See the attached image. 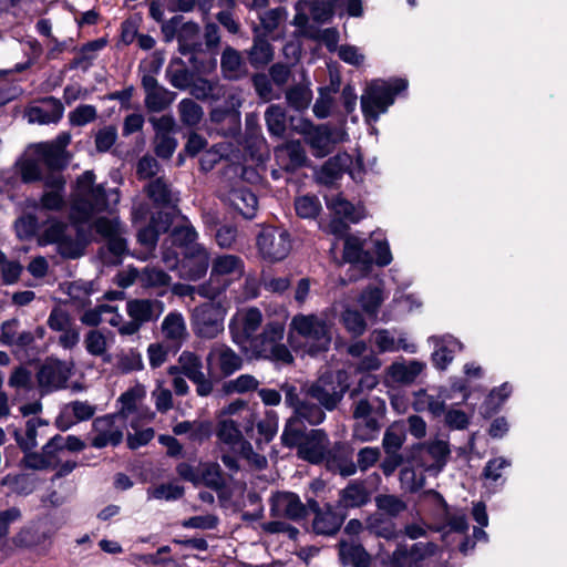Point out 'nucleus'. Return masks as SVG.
<instances>
[{"instance_id":"nucleus-40","label":"nucleus","mask_w":567,"mask_h":567,"mask_svg":"<svg viewBox=\"0 0 567 567\" xmlns=\"http://www.w3.org/2000/svg\"><path fill=\"white\" fill-rule=\"evenodd\" d=\"M370 501V493L362 481H351L339 493V505L343 508H355Z\"/></svg>"},{"instance_id":"nucleus-26","label":"nucleus","mask_w":567,"mask_h":567,"mask_svg":"<svg viewBox=\"0 0 567 567\" xmlns=\"http://www.w3.org/2000/svg\"><path fill=\"white\" fill-rule=\"evenodd\" d=\"M429 342L434 346L432 362L439 370H445L453 361L454 354L463 350V343L451 334L432 336Z\"/></svg>"},{"instance_id":"nucleus-44","label":"nucleus","mask_w":567,"mask_h":567,"mask_svg":"<svg viewBox=\"0 0 567 567\" xmlns=\"http://www.w3.org/2000/svg\"><path fill=\"white\" fill-rule=\"evenodd\" d=\"M328 209L333 212L338 217L346 219L349 223H358L364 216L362 208L355 207L339 194L326 197Z\"/></svg>"},{"instance_id":"nucleus-13","label":"nucleus","mask_w":567,"mask_h":567,"mask_svg":"<svg viewBox=\"0 0 567 567\" xmlns=\"http://www.w3.org/2000/svg\"><path fill=\"white\" fill-rule=\"evenodd\" d=\"M125 425L126 423L121 414L96 417L92 423L93 437L91 445L95 449L118 445L123 440Z\"/></svg>"},{"instance_id":"nucleus-34","label":"nucleus","mask_w":567,"mask_h":567,"mask_svg":"<svg viewBox=\"0 0 567 567\" xmlns=\"http://www.w3.org/2000/svg\"><path fill=\"white\" fill-rule=\"evenodd\" d=\"M339 558L344 566L370 567L371 555L355 540L342 539L338 543Z\"/></svg>"},{"instance_id":"nucleus-3","label":"nucleus","mask_w":567,"mask_h":567,"mask_svg":"<svg viewBox=\"0 0 567 567\" xmlns=\"http://www.w3.org/2000/svg\"><path fill=\"white\" fill-rule=\"evenodd\" d=\"M245 272L244 260L236 255H219L212 261V270L208 281L200 285L199 296L214 300Z\"/></svg>"},{"instance_id":"nucleus-51","label":"nucleus","mask_w":567,"mask_h":567,"mask_svg":"<svg viewBox=\"0 0 567 567\" xmlns=\"http://www.w3.org/2000/svg\"><path fill=\"white\" fill-rule=\"evenodd\" d=\"M85 350L94 357L103 358V361L110 362L111 355L107 353L109 350V338L102 331L97 329L90 330L83 340Z\"/></svg>"},{"instance_id":"nucleus-33","label":"nucleus","mask_w":567,"mask_h":567,"mask_svg":"<svg viewBox=\"0 0 567 567\" xmlns=\"http://www.w3.org/2000/svg\"><path fill=\"white\" fill-rule=\"evenodd\" d=\"M64 107L62 103L50 96L43 100L40 105L30 107L27 111L28 121L30 123L50 124L58 123L63 115Z\"/></svg>"},{"instance_id":"nucleus-22","label":"nucleus","mask_w":567,"mask_h":567,"mask_svg":"<svg viewBox=\"0 0 567 567\" xmlns=\"http://www.w3.org/2000/svg\"><path fill=\"white\" fill-rule=\"evenodd\" d=\"M159 331L163 341L176 353L187 341L189 333L182 312L174 310L168 312L162 320Z\"/></svg>"},{"instance_id":"nucleus-32","label":"nucleus","mask_w":567,"mask_h":567,"mask_svg":"<svg viewBox=\"0 0 567 567\" xmlns=\"http://www.w3.org/2000/svg\"><path fill=\"white\" fill-rule=\"evenodd\" d=\"M252 32V45L246 51L247 59L252 68L260 69L272 61L274 48L259 27H255Z\"/></svg>"},{"instance_id":"nucleus-35","label":"nucleus","mask_w":567,"mask_h":567,"mask_svg":"<svg viewBox=\"0 0 567 567\" xmlns=\"http://www.w3.org/2000/svg\"><path fill=\"white\" fill-rule=\"evenodd\" d=\"M343 258L352 265L351 270L360 266L364 272H368L373 264L371 254L364 249V241L355 236H348L344 239Z\"/></svg>"},{"instance_id":"nucleus-46","label":"nucleus","mask_w":567,"mask_h":567,"mask_svg":"<svg viewBox=\"0 0 567 567\" xmlns=\"http://www.w3.org/2000/svg\"><path fill=\"white\" fill-rule=\"evenodd\" d=\"M424 369L425 363L417 360H411L408 363L394 362L389 369V374L394 382L411 384Z\"/></svg>"},{"instance_id":"nucleus-6","label":"nucleus","mask_w":567,"mask_h":567,"mask_svg":"<svg viewBox=\"0 0 567 567\" xmlns=\"http://www.w3.org/2000/svg\"><path fill=\"white\" fill-rule=\"evenodd\" d=\"M290 326L302 338L311 355L329 349L332 341V324L323 316L297 315Z\"/></svg>"},{"instance_id":"nucleus-18","label":"nucleus","mask_w":567,"mask_h":567,"mask_svg":"<svg viewBox=\"0 0 567 567\" xmlns=\"http://www.w3.org/2000/svg\"><path fill=\"white\" fill-rule=\"evenodd\" d=\"M155 132L153 145L155 154L169 159L177 148V140L174 136L175 120L172 115L152 116L148 118Z\"/></svg>"},{"instance_id":"nucleus-25","label":"nucleus","mask_w":567,"mask_h":567,"mask_svg":"<svg viewBox=\"0 0 567 567\" xmlns=\"http://www.w3.org/2000/svg\"><path fill=\"white\" fill-rule=\"evenodd\" d=\"M94 229L101 236L107 238L109 250L116 257L123 255L126 251V240L122 234L124 227L118 218H105L101 217L94 221Z\"/></svg>"},{"instance_id":"nucleus-16","label":"nucleus","mask_w":567,"mask_h":567,"mask_svg":"<svg viewBox=\"0 0 567 567\" xmlns=\"http://www.w3.org/2000/svg\"><path fill=\"white\" fill-rule=\"evenodd\" d=\"M346 135L342 130L331 128L327 124L310 125L305 131V141L313 156L324 157L332 152L338 142L344 140Z\"/></svg>"},{"instance_id":"nucleus-37","label":"nucleus","mask_w":567,"mask_h":567,"mask_svg":"<svg viewBox=\"0 0 567 567\" xmlns=\"http://www.w3.org/2000/svg\"><path fill=\"white\" fill-rule=\"evenodd\" d=\"M220 71L226 80L236 81L247 74L245 61L238 50L227 45L220 56Z\"/></svg>"},{"instance_id":"nucleus-30","label":"nucleus","mask_w":567,"mask_h":567,"mask_svg":"<svg viewBox=\"0 0 567 567\" xmlns=\"http://www.w3.org/2000/svg\"><path fill=\"white\" fill-rule=\"evenodd\" d=\"M429 495H432L439 504H441L444 508L443 519L444 523L441 526L434 528L437 533H460L464 534L468 530L467 517L464 511L455 509L451 511L444 501L443 496L434 489L427 492Z\"/></svg>"},{"instance_id":"nucleus-36","label":"nucleus","mask_w":567,"mask_h":567,"mask_svg":"<svg viewBox=\"0 0 567 567\" xmlns=\"http://www.w3.org/2000/svg\"><path fill=\"white\" fill-rule=\"evenodd\" d=\"M228 205L243 217L251 219L258 208L257 196L246 187H235L229 190L226 198Z\"/></svg>"},{"instance_id":"nucleus-62","label":"nucleus","mask_w":567,"mask_h":567,"mask_svg":"<svg viewBox=\"0 0 567 567\" xmlns=\"http://www.w3.org/2000/svg\"><path fill=\"white\" fill-rule=\"evenodd\" d=\"M38 154L41 161L51 169H60L65 165V157L61 146H55L53 143L39 144Z\"/></svg>"},{"instance_id":"nucleus-7","label":"nucleus","mask_w":567,"mask_h":567,"mask_svg":"<svg viewBox=\"0 0 567 567\" xmlns=\"http://www.w3.org/2000/svg\"><path fill=\"white\" fill-rule=\"evenodd\" d=\"M285 328L278 321H271L266 324L259 336H255L250 341V349L256 358L270 360L278 364H290L293 357L289 349L281 342Z\"/></svg>"},{"instance_id":"nucleus-15","label":"nucleus","mask_w":567,"mask_h":567,"mask_svg":"<svg viewBox=\"0 0 567 567\" xmlns=\"http://www.w3.org/2000/svg\"><path fill=\"white\" fill-rule=\"evenodd\" d=\"M71 377V367L58 359H47L37 372L40 392L48 394L65 388Z\"/></svg>"},{"instance_id":"nucleus-39","label":"nucleus","mask_w":567,"mask_h":567,"mask_svg":"<svg viewBox=\"0 0 567 567\" xmlns=\"http://www.w3.org/2000/svg\"><path fill=\"white\" fill-rule=\"evenodd\" d=\"M49 425L48 421L41 417H31L25 422V429L22 433L16 430L13 435L17 444L23 451H31L38 445V436H42L41 430Z\"/></svg>"},{"instance_id":"nucleus-28","label":"nucleus","mask_w":567,"mask_h":567,"mask_svg":"<svg viewBox=\"0 0 567 567\" xmlns=\"http://www.w3.org/2000/svg\"><path fill=\"white\" fill-rule=\"evenodd\" d=\"M206 75H195L188 89L189 94L197 101L218 102L226 97V89L219 80H210Z\"/></svg>"},{"instance_id":"nucleus-17","label":"nucleus","mask_w":567,"mask_h":567,"mask_svg":"<svg viewBox=\"0 0 567 567\" xmlns=\"http://www.w3.org/2000/svg\"><path fill=\"white\" fill-rule=\"evenodd\" d=\"M450 455L449 441L435 437L420 445L417 463L424 471L437 474L446 466Z\"/></svg>"},{"instance_id":"nucleus-24","label":"nucleus","mask_w":567,"mask_h":567,"mask_svg":"<svg viewBox=\"0 0 567 567\" xmlns=\"http://www.w3.org/2000/svg\"><path fill=\"white\" fill-rule=\"evenodd\" d=\"M184 258L181 264V277L187 280H199L209 267L210 255L204 245L192 246L188 251H183Z\"/></svg>"},{"instance_id":"nucleus-57","label":"nucleus","mask_w":567,"mask_h":567,"mask_svg":"<svg viewBox=\"0 0 567 567\" xmlns=\"http://www.w3.org/2000/svg\"><path fill=\"white\" fill-rule=\"evenodd\" d=\"M309 399L303 394V401L293 413L309 425H319L326 420V409L320 403H315Z\"/></svg>"},{"instance_id":"nucleus-9","label":"nucleus","mask_w":567,"mask_h":567,"mask_svg":"<svg viewBox=\"0 0 567 567\" xmlns=\"http://www.w3.org/2000/svg\"><path fill=\"white\" fill-rule=\"evenodd\" d=\"M125 310L130 320L120 326L118 333L134 336L144 324L159 319L165 311V303L157 298H135L126 302Z\"/></svg>"},{"instance_id":"nucleus-23","label":"nucleus","mask_w":567,"mask_h":567,"mask_svg":"<svg viewBox=\"0 0 567 567\" xmlns=\"http://www.w3.org/2000/svg\"><path fill=\"white\" fill-rule=\"evenodd\" d=\"M141 82L145 92L144 103L150 112H162L174 102L176 93L159 84L154 75L145 73Z\"/></svg>"},{"instance_id":"nucleus-5","label":"nucleus","mask_w":567,"mask_h":567,"mask_svg":"<svg viewBox=\"0 0 567 567\" xmlns=\"http://www.w3.org/2000/svg\"><path fill=\"white\" fill-rule=\"evenodd\" d=\"M348 390V373L344 370L327 371L302 389L307 398L317 401L327 411L336 410Z\"/></svg>"},{"instance_id":"nucleus-8","label":"nucleus","mask_w":567,"mask_h":567,"mask_svg":"<svg viewBox=\"0 0 567 567\" xmlns=\"http://www.w3.org/2000/svg\"><path fill=\"white\" fill-rule=\"evenodd\" d=\"M177 42L178 51L183 55L215 51L221 43L220 29L212 21L206 22L203 30L198 23L187 21L179 28Z\"/></svg>"},{"instance_id":"nucleus-29","label":"nucleus","mask_w":567,"mask_h":567,"mask_svg":"<svg viewBox=\"0 0 567 567\" xmlns=\"http://www.w3.org/2000/svg\"><path fill=\"white\" fill-rule=\"evenodd\" d=\"M275 156L280 167L287 172H295L307 162L306 151L299 141H290L276 147Z\"/></svg>"},{"instance_id":"nucleus-52","label":"nucleus","mask_w":567,"mask_h":567,"mask_svg":"<svg viewBox=\"0 0 567 567\" xmlns=\"http://www.w3.org/2000/svg\"><path fill=\"white\" fill-rule=\"evenodd\" d=\"M340 322L343 324L347 332L354 338L361 337L367 331L368 327L362 313L351 308L349 305L342 306Z\"/></svg>"},{"instance_id":"nucleus-21","label":"nucleus","mask_w":567,"mask_h":567,"mask_svg":"<svg viewBox=\"0 0 567 567\" xmlns=\"http://www.w3.org/2000/svg\"><path fill=\"white\" fill-rule=\"evenodd\" d=\"M270 515L299 522L306 518V506L292 492H277L270 498Z\"/></svg>"},{"instance_id":"nucleus-64","label":"nucleus","mask_w":567,"mask_h":567,"mask_svg":"<svg viewBox=\"0 0 567 567\" xmlns=\"http://www.w3.org/2000/svg\"><path fill=\"white\" fill-rule=\"evenodd\" d=\"M414 408L416 411L427 410L434 416H440L445 412V400L441 396L427 394L421 390L416 393Z\"/></svg>"},{"instance_id":"nucleus-41","label":"nucleus","mask_w":567,"mask_h":567,"mask_svg":"<svg viewBox=\"0 0 567 567\" xmlns=\"http://www.w3.org/2000/svg\"><path fill=\"white\" fill-rule=\"evenodd\" d=\"M168 228V216L159 213L151 218V221L146 227L138 230V243L148 249H153L156 246L159 234L167 231Z\"/></svg>"},{"instance_id":"nucleus-63","label":"nucleus","mask_w":567,"mask_h":567,"mask_svg":"<svg viewBox=\"0 0 567 567\" xmlns=\"http://www.w3.org/2000/svg\"><path fill=\"white\" fill-rule=\"evenodd\" d=\"M288 104L297 111L306 110L312 100L309 84H297L286 92Z\"/></svg>"},{"instance_id":"nucleus-59","label":"nucleus","mask_w":567,"mask_h":567,"mask_svg":"<svg viewBox=\"0 0 567 567\" xmlns=\"http://www.w3.org/2000/svg\"><path fill=\"white\" fill-rule=\"evenodd\" d=\"M352 400V415L354 419L372 417L371 413L374 410H385V402L378 396H359Z\"/></svg>"},{"instance_id":"nucleus-53","label":"nucleus","mask_w":567,"mask_h":567,"mask_svg":"<svg viewBox=\"0 0 567 567\" xmlns=\"http://www.w3.org/2000/svg\"><path fill=\"white\" fill-rule=\"evenodd\" d=\"M306 434L305 421L293 413L286 421L285 429L281 434V443L287 447L298 446Z\"/></svg>"},{"instance_id":"nucleus-61","label":"nucleus","mask_w":567,"mask_h":567,"mask_svg":"<svg viewBox=\"0 0 567 567\" xmlns=\"http://www.w3.org/2000/svg\"><path fill=\"white\" fill-rule=\"evenodd\" d=\"M350 157L348 155H337L329 158L321 168V179L326 184H331L341 177L348 168Z\"/></svg>"},{"instance_id":"nucleus-4","label":"nucleus","mask_w":567,"mask_h":567,"mask_svg":"<svg viewBox=\"0 0 567 567\" xmlns=\"http://www.w3.org/2000/svg\"><path fill=\"white\" fill-rule=\"evenodd\" d=\"M406 87L408 81L404 79H395L392 82L371 81L361 95V109L367 122H377L394 103L395 95Z\"/></svg>"},{"instance_id":"nucleus-27","label":"nucleus","mask_w":567,"mask_h":567,"mask_svg":"<svg viewBox=\"0 0 567 567\" xmlns=\"http://www.w3.org/2000/svg\"><path fill=\"white\" fill-rule=\"evenodd\" d=\"M95 405L87 401H72L65 404L55 420L61 431L69 430L76 422L90 420L95 414Z\"/></svg>"},{"instance_id":"nucleus-20","label":"nucleus","mask_w":567,"mask_h":567,"mask_svg":"<svg viewBox=\"0 0 567 567\" xmlns=\"http://www.w3.org/2000/svg\"><path fill=\"white\" fill-rule=\"evenodd\" d=\"M330 453V440L321 429H313L307 432L303 440L298 444V455L312 464H319Z\"/></svg>"},{"instance_id":"nucleus-43","label":"nucleus","mask_w":567,"mask_h":567,"mask_svg":"<svg viewBox=\"0 0 567 567\" xmlns=\"http://www.w3.org/2000/svg\"><path fill=\"white\" fill-rule=\"evenodd\" d=\"M165 75L169 84L181 91L188 90L195 76L194 72L189 70L179 58L169 62L165 70Z\"/></svg>"},{"instance_id":"nucleus-50","label":"nucleus","mask_w":567,"mask_h":567,"mask_svg":"<svg viewBox=\"0 0 567 567\" xmlns=\"http://www.w3.org/2000/svg\"><path fill=\"white\" fill-rule=\"evenodd\" d=\"M385 299L380 286H369L359 296V303L369 318H377L379 309Z\"/></svg>"},{"instance_id":"nucleus-38","label":"nucleus","mask_w":567,"mask_h":567,"mask_svg":"<svg viewBox=\"0 0 567 567\" xmlns=\"http://www.w3.org/2000/svg\"><path fill=\"white\" fill-rule=\"evenodd\" d=\"M18 319L2 322L0 328V342L8 347L25 348L34 341L33 333L28 330H19Z\"/></svg>"},{"instance_id":"nucleus-56","label":"nucleus","mask_w":567,"mask_h":567,"mask_svg":"<svg viewBox=\"0 0 567 567\" xmlns=\"http://www.w3.org/2000/svg\"><path fill=\"white\" fill-rule=\"evenodd\" d=\"M177 111L182 124L188 127L197 126L204 116L203 107L190 97L183 99L177 105Z\"/></svg>"},{"instance_id":"nucleus-60","label":"nucleus","mask_w":567,"mask_h":567,"mask_svg":"<svg viewBox=\"0 0 567 567\" xmlns=\"http://www.w3.org/2000/svg\"><path fill=\"white\" fill-rule=\"evenodd\" d=\"M327 460L328 468L341 475L342 477H349L357 473L355 462H353L351 455L337 453H329Z\"/></svg>"},{"instance_id":"nucleus-48","label":"nucleus","mask_w":567,"mask_h":567,"mask_svg":"<svg viewBox=\"0 0 567 567\" xmlns=\"http://www.w3.org/2000/svg\"><path fill=\"white\" fill-rule=\"evenodd\" d=\"M367 529L370 534L386 540L398 537V529L393 519L385 517L381 513H375L367 519Z\"/></svg>"},{"instance_id":"nucleus-47","label":"nucleus","mask_w":567,"mask_h":567,"mask_svg":"<svg viewBox=\"0 0 567 567\" xmlns=\"http://www.w3.org/2000/svg\"><path fill=\"white\" fill-rule=\"evenodd\" d=\"M148 197L158 206H171L178 202L177 194L163 177H157L146 186Z\"/></svg>"},{"instance_id":"nucleus-12","label":"nucleus","mask_w":567,"mask_h":567,"mask_svg":"<svg viewBox=\"0 0 567 567\" xmlns=\"http://www.w3.org/2000/svg\"><path fill=\"white\" fill-rule=\"evenodd\" d=\"M257 248L260 256L271 262L285 259L291 250V240L288 231L265 227L257 237Z\"/></svg>"},{"instance_id":"nucleus-54","label":"nucleus","mask_w":567,"mask_h":567,"mask_svg":"<svg viewBox=\"0 0 567 567\" xmlns=\"http://www.w3.org/2000/svg\"><path fill=\"white\" fill-rule=\"evenodd\" d=\"M171 282L172 277L157 266L141 269V287L145 289H165Z\"/></svg>"},{"instance_id":"nucleus-14","label":"nucleus","mask_w":567,"mask_h":567,"mask_svg":"<svg viewBox=\"0 0 567 567\" xmlns=\"http://www.w3.org/2000/svg\"><path fill=\"white\" fill-rule=\"evenodd\" d=\"M182 375L190 380L196 386V394L205 398L214 391V380L203 371L202 358L192 351H183L178 357Z\"/></svg>"},{"instance_id":"nucleus-10","label":"nucleus","mask_w":567,"mask_h":567,"mask_svg":"<svg viewBox=\"0 0 567 567\" xmlns=\"http://www.w3.org/2000/svg\"><path fill=\"white\" fill-rule=\"evenodd\" d=\"M226 309L219 302H204L190 313L193 332L200 339H215L224 331Z\"/></svg>"},{"instance_id":"nucleus-49","label":"nucleus","mask_w":567,"mask_h":567,"mask_svg":"<svg viewBox=\"0 0 567 567\" xmlns=\"http://www.w3.org/2000/svg\"><path fill=\"white\" fill-rule=\"evenodd\" d=\"M219 48L215 51H205L200 53L190 52L187 55L192 71L195 75H209L217 69V55Z\"/></svg>"},{"instance_id":"nucleus-58","label":"nucleus","mask_w":567,"mask_h":567,"mask_svg":"<svg viewBox=\"0 0 567 567\" xmlns=\"http://www.w3.org/2000/svg\"><path fill=\"white\" fill-rule=\"evenodd\" d=\"M352 429V439L365 443L374 441L380 433L381 425L375 417L355 419Z\"/></svg>"},{"instance_id":"nucleus-2","label":"nucleus","mask_w":567,"mask_h":567,"mask_svg":"<svg viewBox=\"0 0 567 567\" xmlns=\"http://www.w3.org/2000/svg\"><path fill=\"white\" fill-rule=\"evenodd\" d=\"M216 435L220 444V460L229 472L237 473L240 471V458L258 470L267 465L266 457L255 452L251 443L244 439L236 421L231 419L219 420Z\"/></svg>"},{"instance_id":"nucleus-11","label":"nucleus","mask_w":567,"mask_h":567,"mask_svg":"<svg viewBox=\"0 0 567 567\" xmlns=\"http://www.w3.org/2000/svg\"><path fill=\"white\" fill-rule=\"evenodd\" d=\"M243 365V357L226 343H213L206 355V369L210 378H228Z\"/></svg>"},{"instance_id":"nucleus-45","label":"nucleus","mask_w":567,"mask_h":567,"mask_svg":"<svg viewBox=\"0 0 567 567\" xmlns=\"http://www.w3.org/2000/svg\"><path fill=\"white\" fill-rule=\"evenodd\" d=\"M64 184L65 182L61 175H54L47 179L45 185L50 186L51 189L41 197V207L43 209L60 210L64 207Z\"/></svg>"},{"instance_id":"nucleus-31","label":"nucleus","mask_w":567,"mask_h":567,"mask_svg":"<svg viewBox=\"0 0 567 567\" xmlns=\"http://www.w3.org/2000/svg\"><path fill=\"white\" fill-rule=\"evenodd\" d=\"M344 522V516L338 513L330 504L313 515L311 527L315 534L322 536L336 535Z\"/></svg>"},{"instance_id":"nucleus-55","label":"nucleus","mask_w":567,"mask_h":567,"mask_svg":"<svg viewBox=\"0 0 567 567\" xmlns=\"http://www.w3.org/2000/svg\"><path fill=\"white\" fill-rule=\"evenodd\" d=\"M171 239L174 245L179 246L184 251H188L192 246L202 245L197 243L198 233L187 219H185L183 224L173 228L171 231Z\"/></svg>"},{"instance_id":"nucleus-19","label":"nucleus","mask_w":567,"mask_h":567,"mask_svg":"<svg viewBox=\"0 0 567 567\" xmlns=\"http://www.w3.org/2000/svg\"><path fill=\"white\" fill-rule=\"evenodd\" d=\"M261 322L262 315L257 308H248L238 312L229 322L231 340L238 346L249 342L260 328Z\"/></svg>"},{"instance_id":"nucleus-1","label":"nucleus","mask_w":567,"mask_h":567,"mask_svg":"<svg viewBox=\"0 0 567 567\" xmlns=\"http://www.w3.org/2000/svg\"><path fill=\"white\" fill-rule=\"evenodd\" d=\"M95 175L91 171L84 172L76 179V187L71 205V218L74 223H87L101 213L113 214L120 202L117 189H105L95 185Z\"/></svg>"},{"instance_id":"nucleus-42","label":"nucleus","mask_w":567,"mask_h":567,"mask_svg":"<svg viewBox=\"0 0 567 567\" xmlns=\"http://www.w3.org/2000/svg\"><path fill=\"white\" fill-rule=\"evenodd\" d=\"M226 97L227 100L225 105L214 107L209 113V118L216 124L229 120L234 124L236 131L240 123L238 109L241 106V100L234 93L226 95Z\"/></svg>"}]
</instances>
